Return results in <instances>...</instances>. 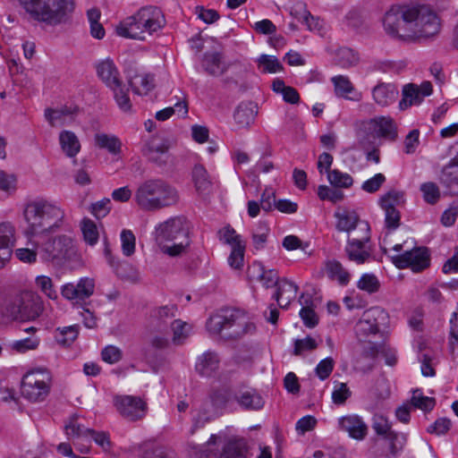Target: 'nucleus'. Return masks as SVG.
<instances>
[{"label":"nucleus","mask_w":458,"mask_h":458,"mask_svg":"<svg viewBox=\"0 0 458 458\" xmlns=\"http://www.w3.org/2000/svg\"><path fill=\"white\" fill-rule=\"evenodd\" d=\"M22 216L26 225L23 234L30 241L53 234L66 225L64 210L42 198L27 201L23 207Z\"/></svg>","instance_id":"obj_1"},{"label":"nucleus","mask_w":458,"mask_h":458,"mask_svg":"<svg viewBox=\"0 0 458 458\" xmlns=\"http://www.w3.org/2000/svg\"><path fill=\"white\" fill-rule=\"evenodd\" d=\"M133 200L140 209L152 212L175 205L179 193L162 179H148L138 185Z\"/></svg>","instance_id":"obj_2"},{"label":"nucleus","mask_w":458,"mask_h":458,"mask_svg":"<svg viewBox=\"0 0 458 458\" xmlns=\"http://www.w3.org/2000/svg\"><path fill=\"white\" fill-rule=\"evenodd\" d=\"M155 233L160 251L169 257L182 256L190 247V227L184 217H172L160 223Z\"/></svg>","instance_id":"obj_3"},{"label":"nucleus","mask_w":458,"mask_h":458,"mask_svg":"<svg viewBox=\"0 0 458 458\" xmlns=\"http://www.w3.org/2000/svg\"><path fill=\"white\" fill-rule=\"evenodd\" d=\"M165 24L162 11L156 6H145L135 14L122 21L115 28L118 36L138 40H144L146 34L161 30Z\"/></svg>","instance_id":"obj_4"},{"label":"nucleus","mask_w":458,"mask_h":458,"mask_svg":"<svg viewBox=\"0 0 458 458\" xmlns=\"http://www.w3.org/2000/svg\"><path fill=\"white\" fill-rule=\"evenodd\" d=\"M21 4L31 18L48 25L65 21L73 9L72 0H21Z\"/></svg>","instance_id":"obj_5"},{"label":"nucleus","mask_w":458,"mask_h":458,"mask_svg":"<svg viewBox=\"0 0 458 458\" xmlns=\"http://www.w3.org/2000/svg\"><path fill=\"white\" fill-rule=\"evenodd\" d=\"M190 454L195 458H247V448L242 439L225 442L213 434L205 445H191Z\"/></svg>","instance_id":"obj_6"},{"label":"nucleus","mask_w":458,"mask_h":458,"mask_svg":"<svg viewBox=\"0 0 458 458\" xmlns=\"http://www.w3.org/2000/svg\"><path fill=\"white\" fill-rule=\"evenodd\" d=\"M411 40L435 38L441 30V21L435 11L425 4L410 5Z\"/></svg>","instance_id":"obj_7"},{"label":"nucleus","mask_w":458,"mask_h":458,"mask_svg":"<svg viewBox=\"0 0 458 458\" xmlns=\"http://www.w3.org/2000/svg\"><path fill=\"white\" fill-rule=\"evenodd\" d=\"M39 254L46 261L57 265L71 259L76 254V248L72 237L60 234L37 243Z\"/></svg>","instance_id":"obj_8"},{"label":"nucleus","mask_w":458,"mask_h":458,"mask_svg":"<svg viewBox=\"0 0 458 458\" xmlns=\"http://www.w3.org/2000/svg\"><path fill=\"white\" fill-rule=\"evenodd\" d=\"M388 320V313L378 306L366 310L354 327L358 340L360 342H370L371 337L378 335L381 327L386 326Z\"/></svg>","instance_id":"obj_9"},{"label":"nucleus","mask_w":458,"mask_h":458,"mask_svg":"<svg viewBox=\"0 0 458 458\" xmlns=\"http://www.w3.org/2000/svg\"><path fill=\"white\" fill-rule=\"evenodd\" d=\"M410 5H394L383 19L385 31L391 37L411 40V21L408 17Z\"/></svg>","instance_id":"obj_10"},{"label":"nucleus","mask_w":458,"mask_h":458,"mask_svg":"<svg viewBox=\"0 0 458 458\" xmlns=\"http://www.w3.org/2000/svg\"><path fill=\"white\" fill-rule=\"evenodd\" d=\"M51 376L47 369H38L28 372L22 379V395L31 402H41L49 394Z\"/></svg>","instance_id":"obj_11"},{"label":"nucleus","mask_w":458,"mask_h":458,"mask_svg":"<svg viewBox=\"0 0 458 458\" xmlns=\"http://www.w3.org/2000/svg\"><path fill=\"white\" fill-rule=\"evenodd\" d=\"M42 310L40 296L33 292H24L12 305L10 314L13 319L30 320L38 318Z\"/></svg>","instance_id":"obj_12"},{"label":"nucleus","mask_w":458,"mask_h":458,"mask_svg":"<svg viewBox=\"0 0 458 458\" xmlns=\"http://www.w3.org/2000/svg\"><path fill=\"white\" fill-rule=\"evenodd\" d=\"M114 405L118 413L129 421L142 420L148 412V403L140 396L115 395Z\"/></svg>","instance_id":"obj_13"},{"label":"nucleus","mask_w":458,"mask_h":458,"mask_svg":"<svg viewBox=\"0 0 458 458\" xmlns=\"http://www.w3.org/2000/svg\"><path fill=\"white\" fill-rule=\"evenodd\" d=\"M393 262L398 268L410 267L414 272H420L429 267L430 256L427 248L415 247L393 257Z\"/></svg>","instance_id":"obj_14"},{"label":"nucleus","mask_w":458,"mask_h":458,"mask_svg":"<svg viewBox=\"0 0 458 458\" xmlns=\"http://www.w3.org/2000/svg\"><path fill=\"white\" fill-rule=\"evenodd\" d=\"M433 92V86L430 81H425L421 84L407 83L402 89V99L399 102V108L406 110L411 106L420 105L426 97Z\"/></svg>","instance_id":"obj_15"},{"label":"nucleus","mask_w":458,"mask_h":458,"mask_svg":"<svg viewBox=\"0 0 458 458\" xmlns=\"http://www.w3.org/2000/svg\"><path fill=\"white\" fill-rule=\"evenodd\" d=\"M228 329L226 339L236 340L246 335L253 334L256 331V326L244 310L231 309Z\"/></svg>","instance_id":"obj_16"},{"label":"nucleus","mask_w":458,"mask_h":458,"mask_svg":"<svg viewBox=\"0 0 458 458\" xmlns=\"http://www.w3.org/2000/svg\"><path fill=\"white\" fill-rule=\"evenodd\" d=\"M225 403V398L222 393L216 392L210 396V400L205 401L192 412V426L190 433L193 435L197 429L203 428L212 420L211 407H219Z\"/></svg>","instance_id":"obj_17"},{"label":"nucleus","mask_w":458,"mask_h":458,"mask_svg":"<svg viewBox=\"0 0 458 458\" xmlns=\"http://www.w3.org/2000/svg\"><path fill=\"white\" fill-rule=\"evenodd\" d=\"M170 144L166 140L152 138L142 149L143 155L152 163L162 167L171 161Z\"/></svg>","instance_id":"obj_18"},{"label":"nucleus","mask_w":458,"mask_h":458,"mask_svg":"<svg viewBox=\"0 0 458 458\" xmlns=\"http://www.w3.org/2000/svg\"><path fill=\"white\" fill-rule=\"evenodd\" d=\"M340 430L348 433L349 437L356 440H363L368 435V426L362 418L356 414H349L338 419Z\"/></svg>","instance_id":"obj_19"},{"label":"nucleus","mask_w":458,"mask_h":458,"mask_svg":"<svg viewBox=\"0 0 458 458\" xmlns=\"http://www.w3.org/2000/svg\"><path fill=\"white\" fill-rule=\"evenodd\" d=\"M231 308H225L212 313L206 322V329L210 335H219L226 339L230 325Z\"/></svg>","instance_id":"obj_20"},{"label":"nucleus","mask_w":458,"mask_h":458,"mask_svg":"<svg viewBox=\"0 0 458 458\" xmlns=\"http://www.w3.org/2000/svg\"><path fill=\"white\" fill-rule=\"evenodd\" d=\"M177 313L178 307L176 304L156 307L150 311V324L157 331L162 332L167 328L170 321L174 319Z\"/></svg>","instance_id":"obj_21"},{"label":"nucleus","mask_w":458,"mask_h":458,"mask_svg":"<svg viewBox=\"0 0 458 458\" xmlns=\"http://www.w3.org/2000/svg\"><path fill=\"white\" fill-rule=\"evenodd\" d=\"M77 106H63L58 109L47 108L45 110V117L51 126H67L71 125L78 114Z\"/></svg>","instance_id":"obj_22"},{"label":"nucleus","mask_w":458,"mask_h":458,"mask_svg":"<svg viewBox=\"0 0 458 458\" xmlns=\"http://www.w3.org/2000/svg\"><path fill=\"white\" fill-rule=\"evenodd\" d=\"M371 94L374 102L377 106L386 107L396 101L399 91L394 83L378 82L372 89Z\"/></svg>","instance_id":"obj_23"},{"label":"nucleus","mask_w":458,"mask_h":458,"mask_svg":"<svg viewBox=\"0 0 458 458\" xmlns=\"http://www.w3.org/2000/svg\"><path fill=\"white\" fill-rule=\"evenodd\" d=\"M369 129L378 138L394 140L397 137L396 126L390 116H377L368 123Z\"/></svg>","instance_id":"obj_24"},{"label":"nucleus","mask_w":458,"mask_h":458,"mask_svg":"<svg viewBox=\"0 0 458 458\" xmlns=\"http://www.w3.org/2000/svg\"><path fill=\"white\" fill-rule=\"evenodd\" d=\"M330 81L334 85V91L336 97L352 101L361 100L362 93L356 90L349 77L345 75H336L332 77Z\"/></svg>","instance_id":"obj_25"},{"label":"nucleus","mask_w":458,"mask_h":458,"mask_svg":"<svg viewBox=\"0 0 458 458\" xmlns=\"http://www.w3.org/2000/svg\"><path fill=\"white\" fill-rule=\"evenodd\" d=\"M96 69L99 79L110 89L118 87L122 83L120 73L112 59L106 58L99 62Z\"/></svg>","instance_id":"obj_26"},{"label":"nucleus","mask_w":458,"mask_h":458,"mask_svg":"<svg viewBox=\"0 0 458 458\" xmlns=\"http://www.w3.org/2000/svg\"><path fill=\"white\" fill-rule=\"evenodd\" d=\"M345 253L351 261L361 265L370 259L371 248L369 243L360 242L357 239L347 240Z\"/></svg>","instance_id":"obj_27"},{"label":"nucleus","mask_w":458,"mask_h":458,"mask_svg":"<svg viewBox=\"0 0 458 458\" xmlns=\"http://www.w3.org/2000/svg\"><path fill=\"white\" fill-rule=\"evenodd\" d=\"M220 358L212 351H208L200 355L196 362L197 372L203 377L213 376L219 369Z\"/></svg>","instance_id":"obj_28"},{"label":"nucleus","mask_w":458,"mask_h":458,"mask_svg":"<svg viewBox=\"0 0 458 458\" xmlns=\"http://www.w3.org/2000/svg\"><path fill=\"white\" fill-rule=\"evenodd\" d=\"M275 298L281 308H287L296 298L299 287L292 281L286 278L280 279L276 286Z\"/></svg>","instance_id":"obj_29"},{"label":"nucleus","mask_w":458,"mask_h":458,"mask_svg":"<svg viewBox=\"0 0 458 458\" xmlns=\"http://www.w3.org/2000/svg\"><path fill=\"white\" fill-rule=\"evenodd\" d=\"M202 66L212 76H221L228 69V64L224 61L219 52H208L203 56Z\"/></svg>","instance_id":"obj_30"},{"label":"nucleus","mask_w":458,"mask_h":458,"mask_svg":"<svg viewBox=\"0 0 458 458\" xmlns=\"http://www.w3.org/2000/svg\"><path fill=\"white\" fill-rule=\"evenodd\" d=\"M235 399L239 405L245 410L258 411L262 409L265 404L262 396L254 388L239 391Z\"/></svg>","instance_id":"obj_31"},{"label":"nucleus","mask_w":458,"mask_h":458,"mask_svg":"<svg viewBox=\"0 0 458 458\" xmlns=\"http://www.w3.org/2000/svg\"><path fill=\"white\" fill-rule=\"evenodd\" d=\"M257 113V106L253 103H241L233 114L237 128H248L254 122Z\"/></svg>","instance_id":"obj_32"},{"label":"nucleus","mask_w":458,"mask_h":458,"mask_svg":"<svg viewBox=\"0 0 458 458\" xmlns=\"http://www.w3.org/2000/svg\"><path fill=\"white\" fill-rule=\"evenodd\" d=\"M386 452V458H397L403 452L406 443L407 436L403 432L393 431L384 437Z\"/></svg>","instance_id":"obj_33"},{"label":"nucleus","mask_w":458,"mask_h":458,"mask_svg":"<svg viewBox=\"0 0 458 458\" xmlns=\"http://www.w3.org/2000/svg\"><path fill=\"white\" fill-rule=\"evenodd\" d=\"M440 182L451 195H458V164L449 162L445 165L440 175Z\"/></svg>","instance_id":"obj_34"},{"label":"nucleus","mask_w":458,"mask_h":458,"mask_svg":"<svg viewBox=\"0 0 458 458\" xmlns=\"http://www.w3.org/2000/svg\"><path fill=\"white\" fill-rule=\"evenodd\" d=\"M59 144L68 157H74L81 150V142L76 134L71 131H62L59 134Z\"/></svg>","instance_id":"obj_35"},{"label":"nucleus","mask_w":458,"mask_h":458,"mask_svg":"<svg viewBox=\"0 0 458 458\" xmlns=\"http://www.w3.org/2000/svg\"><path fill=\"white\" fill-rule=\"evenodd\" d=\"M325 271L328 278L336 281L340 285H347L350 282V273L337 260L326 262Z\"/></svg>","instance_id":"obj_36"},{"label":"nucleus","mask_w":458,"mask_h":458,"mask_svg":"<svg viewBox=\"0 0 458 458\" xmlns=\"http://www.w3.org/2000/svg\"><path fill=\"white\" fill-rule=\"evenodd\" d=\"M337 219L336 229L341 232L351 233L353 228L358 226V224L362 223L355 212L343 211L335 214Z\"/></svg>","instance_id":"obj_37"},{"label":"nucleus","mask_w":458,"mask_h":458,"mask_svg":"<svg viewBox=\"0 0 458 458\" xmlns=\"http://www.w3.org/2000/svg\"><path fill=\"white\" fill-rule=\"evenodd\" d=\"M130 85L135 94L147 95L155 87L154 76L148 73L139 74L130 81Z\"/></svg>","instance_id":"obj_38"},{"label":"nucleus","mask_w":458,"mask_h":458,"mask_svg":"<svg viewBox=\"0 0 458 458\" xmlns=\"http://www.w3.org/2000/svg\"><path fill=\"white\" fill-rule=\"evenodd\" d=\"M191 325L181 319H174L171 322L173 332L172 342L175 345H181L185 343L191 333Z\"/></svg>","instance_id":"obj_39"},{"label":"nucleus","mask_w":458,"mask_h":458,"mask_svg":"<svg viewBox=\"0 0 458 458\" xmlns=\"http://www.w3.org/2000/svg\"><path fill=\"white\" fill-rule=\"evenodd\" d=\"M192 180L196 190L199 192L208 191L212 186V180L202 165H196L193 167Z\"/></svg>","instance_id":"obj_40"},{"label":"nucleus","mask_w":458,"mask_h":458,"mask_svg":"<svg viewBox=\"0 0 458 458\" xmlns=\"http://www.w3.org/2000/svg\"><path fill=\"white\" fill-rule=\"evenodd\" d=\"M78 416L73 415L69 419V421L64 425L65 434L70 440H75L81 437H87L93 429L87 428L83 425L78 423Z\"/></svg>","instance_id":"obj_41"},{"label":"nucleus","mask_w":458,"mask_h":458,"mask_svg":"<svg viewBox=\"0 0 458 458\" xmlns=\"http://www.w3.org/2000/svg\"><path fill=\"white\" fill-rule=\"evenodd\" d=\"M95 142L98 148L107 149L111 154L116 155L121 151L122 143L114 135L97 133Z\"/></svg>","instance_id":"obj_42"},{"label":"nucleus","mask_w":458,"mask_h":458,"mask_svg":"<svg viewBox=\"0 0 458 458\" xmlns=\"http://www.w3.org/2000/svg\"><path fill=\"white\" fill-rule=\"evenodd\" d=\"M40 344V338L37 335H30L26 338L13 341L10 344L12 351L18 353H25L30 351H35Z\"/></svg>","instance_id":"obj_43"},{"label":"nucleus","mask_w":458,"mask_h":458,"mask_svg":"<svg viewBox=\"0 0 458 458\" xmlns=\"http://www.w3.org/2000/svg\"><path fill=\"white\" fill-rule=\"evenodd\" d=\"M81 229L84 241L90 246H94L99 238V232L97 225L89 218H83L81 222Z\"/></svg>","instance_id":"obj_44"},{"label":"nucleus","mask_w":458,"mask_h":458,"mask_svg":"<svg viewBox=\"0 0 458 458\" xmlns=\"http://www.w3.org/2000/svg\"><path fill=\"white\" fill-rule=\"evenodd\" d=\"M327 180L335 188L347 189L353 184L352 177L349 174L341 172L338 169L328 171Z\"/></svg>","instance_id":"obj_45"},{"label":"nucleus","mask_w":458,"mask_h":458,"mask_svg":"<svg viewBox=\"0 0 458 458\" xmlns=\"http://www.w3.org/2000/svg\"><path fill=\"white\" fill-rule=\"evenodd\" d=\"M15 228L10 222H3L0 224V247L12 250L14 243Z\"/></svg>","instance_id":"obj_46"},{"label":"nucleus","mask_w":458,"mask_h":458,"mask_svg":"<svg viewBox=\"0 0 458 458\" xmlns=\"http://www.w3.org/2000/svg\"><path fill=\"white\" fill-rule=\"evenodd\" d=\"M79 329L77 326L65 327L64 328H57L55 331V340L63 346L71 345L78 337Z\"/></svg>","instance_id":"obj_47"},{"label":"nucleus","mask_w":458,"mask_h":458,"mask_svg":"<svg viewBox=\"0 0 458 458\" xmlns=\"http://www.w3.org/2000/svg\"><path fill=\"white\" fill-rule=\"evenodd\" d=\"M36 287L50 300H57L58 293L55 289L53 280L47 276H38L35 278Z\"/></svg>","instance_id":"obj_48"},{"label":"nucleus","mask_w":458,"mask_h":458,"mask_svg":"<svg viewBox=\"0 0 458 458\" xmlns=\"http://www.w3.org/2000/svg\"><path fill=\"white\" fill-rule=\"evenodd\" d=\"M411 404L424 411H430L436 405V400L433 397L425 396L420 389H415L411 396Z\"/></svg>","instance_id":"obj_49"},{"label":"nucleus","mask_w":458,"mask_h":458,"mask_svg":"<svg viewBox=\"0 0 458 458\" xmlns=\"http://www.w3.org/2000/svg\"><path fill=\"white\" fill-rule=\"evenodd\" d=\"M420 190L422 193L423 199L430 205L438 202L441 197L439 187L433 182H427L420 185Z\"/></svg>","instance_id":"obj_50"},{"label":"nucleus","mask_w":458,"mask_h":458,"mask_svg":"<svg viewBox=\"0 0 458 458\" xmlns=\"http://www.w3.org/2000/svg\"><path fill=\"white\" fill-rule=\"evenodd\" d=\"M258 269L257 278L261 282L262 285L266 288L277 286L280 282L278 274L274 269L264 270L261 266H254L253 269Z\"/></svg>","instance_id":"obj_51"},{"label":"nucleus","mask_w":458,"mask_h":458,"mask_svg":"<svg viewBox=\"0 0 458 458\" xmlns=\"http://www.w3.org/2000/svg\"><path fill=\"white\" fill-rule=\"evenodd\" d=\"M336 56L337 64L344 68L352 67L359 62L358 54L348 47L340 48Z\"/></svg>","instance_id":"obj_52"},{"label":"nucleus","mask_w":458,"mask_h":458,"mask_svg":"<svg viewBox=\"0 0 458 458\" xmlns=\"http://www.w3.org/2000/svg\"><path fill=\"white\" fill-rule=\"evenodd\" d=\"M114 93L116 104L123 112H128L131 108V100L128 95V89L123 85V82L118 87L111 89Z\"/></svg>","instance_id":"obj_53"},{"label":"nucleus","mask_w":458,"mask_h":458,"mask_svg":"<svg viewBox=\"0 0 458 458\" xmlns=\"http://www.w3.org/2000/svg\"><path fill=\"white\" fill-rule=\"evenodd\" d=\"M357 287L369 293H374L379 290L380 283L375 275L364 274L359 279Z\"/></svg>","instance_id":"obj_54"},{"label":"nucleus","mask_w":458,"mask_h":458,"mask_svg":"<svg viewBox=\"0 0 458 458\" xmlns=\"http://www.w3.org/2000/svg\"><path fill=\"white\" fill-rule=\"evenodd\" d=\"M372 428L377 435L383 437V438L394 431L387 418L381 414L373 416Z\"/></svg>","instance_id":"obj_55"},{"label":"nucleus","mask_w":458,"mask_h":458,"mask_svg":"<svg viewBox=\"0 0 458 458\" xmlns=\"http://www.w3.org/2000/svg\"><path fill=\"white\" fill-rule=\"evenodd\" d=\"M259 66L264 72L275 73L283 70L279 60L274 55H262L259 58Z\"/></svg>","instance_id":"obj_56"},{"label":"nucleus","mask_w":458,"mask_h":458,"mask_svg":"<svg viewBox=\"0 0 458 458\" xmlns=\"http://www.w3.org/2000/svg\"><path fill=\"white\" fill-rule=\"evenodd\" d=\"M122 251L124 256L130 257L135 252L136 238L132 231L123 229L121 232Z\"/></svg>","instance_id":"obj_57"},{"label":"nucleus","mask_w":458,"mask_h":458,"mask_svg":"<svg viewBox=\"0 0 458 458\" xmlns=\"http://www.w3.org/2000/svg\"><path fill=\"white\" fill-rule=\"evenodd\" d=\"M357 239L360 242L369 243L370 241V227L366 221L358 224L356 228H353L351 233H348V239Z\"/></svg>","instance_id":"obj_58"},{"label":"nucleus","mask_w":458,"mask_h":458,"mask_svg":"<svg viewBox=\"0 0 458 458\" xmlns=\"http://www.w3.org/2000/svg\"><path fill=\"white\" fill-rule=\"evenodd\" d=\"M78 300H85L90 297L94 293V280L89 277L81 278L75 284Z\"/></svg>","instance_id":"obj_59"},{"label":"nucleus","mask_w":458,"mask_h":458,"mask_svg":"<svg viewBox=\"0 0 458 458\" xmlns=\"http://www.w3.org/2000/svg\"><path fill=\"white\" fill-rule=\"evenodd\" d=\"M318 196L321 200H330L333 203L341 201L344 197L341 191L330 188L327 185L318 186Z\"/></svg>","instance_id":"obj_60"},{"label":"nucleus","mask_w":458,"mask_h":458,"mask_svg":"<svg viewBox=\"0 0 458 458\" xmlns=\"http://www.w3.org/2000/svg\"><path fill=\"white\" fill-rule=\"evenodd\" d=\"M269 233V227L265 223H259L253 234H252V241L255 249L261 250L264 248V245L267 242V238Z\"/></svg>","instance_id":"obj_61"},{"label":"nucleus","mask_w":458,"mask_h":458,"mask_svg":"<svg viewBox=\"0 0 458 458\" xmlns=\"http://www.w3.org/2000/svg\"><path fill=\"white\" fill-rule=\"evenodd\" d=\"M318 347L316 339L307 336L303 339H296L294 342V355H301L306 352H311Z\"/></svg>","instance_id":"obj_62"},{"label":"nucleus","mask_w":458,"mask_h":458,"mask_svg":"<svg viewBox=\"0 0 458 458\" xmlns=\"http://www.w3.org/2000/svg\"><path fill=\"white\" fill-rule=\"evenodd\" d=\"M111 208V200L108 198H105L93 203L90 207V212L96 218L100 219L108 215Z\"/></svg>","instance_id":"obj_63"},{"label":"nucleus","mask_w":458,"mask_h":458,"mask_svg":"<svg viewBox=\"0 0 458 458\" xmlns=\"http://www.w3.org/2000/svg\"><path fill=\"white\" fill-rule=\"evenodd\" d=\"M379 202L380 206H386L389 204L391 208H395V206L401 205L404 202V194L403 191L393 190L383 195L380 198Z\"/></svg>","instance_id":"obj_64"}]
</instances>
